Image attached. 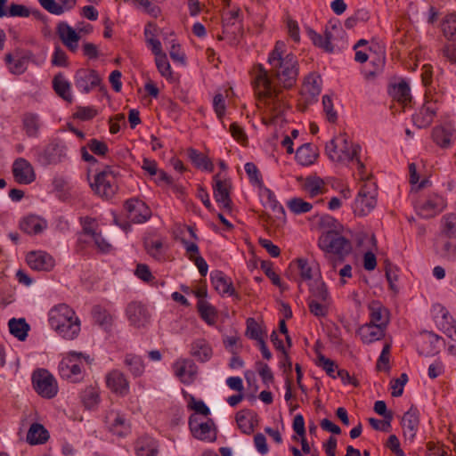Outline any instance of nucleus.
I'll use <instances>...</instances> for the list:
<instances>
[{"instance_id": "nucleus-39", "label": "nucleus", "mask_w": 456, "mask_h": 456, "mask_svg": "<svg viewBox=\"0 0 456 456\" xmlns=\"http://www.w3.org/2000/svg\"><path fill=\"white\" fill-rule=\"evenodd\" d=\"M197 309L200 318L208 325H214L216 322L217 312L210 303L204 299H200L197 303Z\"/></svg>"}, {"instance_id": "nucleus-26", "label": "nucleus", "mask_w": 456, "mask_h": 456, "mask_svg": "<svg viewBox=\"0 0 456 456\" xmlns=\"http://www.w3.org/2000/svg\"><path fill=\"white\" fill-rule=\"evenodd\" d=\"M370 310V324L377 325L382 329L387 328L389 322V312L379 301H373L369 305Z\"/></svg>"}, {"instance_id": "nucleus-9", "label": "nucleus", "mask_w": 456, "mask_h": 456, "mask_svg": "<svg viewBox=\"0 0 456 456\" xmlns=\"http://www.w3.org/2000/svg\"><path fill=\"white\" fill-rule=\"evenodd\" d=\"M377 204L376 191L370 190L368 184L363 185L358 192L354 200V213L360 216H367L370 213Z\"/></svg>"}, {"instance_id": "nucleus-3", "label": "nucleus", "mask_w": 456, "mask_h": 456, "mask_svg": "<svg viewBox=\"0 0 456 456\" xmlns=\"http://www.w3.org/2000/svg\"><path fill=\"white\" fill-rule=\"evenodd\" d=\"M360 149V146L352 143L346 134H340L333 138L325 147L326 152L331 160L349 162L356 159L359 169H362L364 165L358 159Z\"/></svg>"}, {"instance_id": "nucleus-20", "label": "nucleus", "mask_w": 456, "mask_h": 456, "mask_svg": "<svg viewBox=\"0 0 456 456\" xmlns=\"http://www.w3.org/2000/svg\"><path fill=\"white\" fill-rule=\"evenodd\" d=\"M175 374L183 384H191L197 375L198 368L191 359H179L174 365Z\"/></svg>"}, {"instance_id": "nucleus-57", "label": "nucleus", "mask_w": 456, "mask_h": 456, "mask_svg": "<svg viewBox=\"0 0 456 456\" xmlns=\"http://www.w3.org/2000/svg\"><path fill=\"white\" fill-rule=\"evenodd\" d=\"M261 269L265 274L272 281L273 284L278 287L281 286L280 276L273 270V264L270 261H262Z\"/></svg>"}, {"instance_id": "nucleus-11", "label": "nucleus", "mask_w": 456, "mask_h": 456, "mask_svg": "<svg viewBox=\"0 0 456 456\" xmlns=\"http://www.w3.org/2000/svg\"><path fill=\"white\" fill-rule=\"evenodd\" d=\"M124 208L128 219L141 224L147 221L151 215L149 207L138 198H131L124 202Z\"/></svg>"}, {"instance_id": "nucleus-7", "label": "nucleus", "mask_w": 456, "mask_h": 456, "mask_svg": "<svg viewBox=\"0 0 456 456\" xmlns=\"http://www.w3.org/2000/svg\"><path fill=\"white\" fill-rule=\"evenodd\" d=\"M32 383L35 390L45 398H53L58 393V385L54 377L45 369L34 371Z\"/></svg>"}, {"instance_id": "nucleus-5", "label": "nucleus", "mask_w": 456, "mask_h": 456, "mask_svg": "<svg viewBox=\"0 0 456 456\" xmlns=\"http://www.w3.org/2000/svg\"><path fill=\"white\" fill-rule=\"evenodd\" d=\"M86 356L83 353L69 352L60 362L58 371L63 379L72 383L83 380V368Z\"/></svg>"}, {"instance_id": "nucleus-54", "label": "nucleus", "mask_w": 456, "mask_h": 456, "mask_svg": "<svg viewBox=\"0 0 456 456\" xmlns=\"http://www.w3.org/2000/svg\"><path fill=\"white\" fill-rule=\"evenodd\" d=\"M318 365L321 366L330 377L333 379L337 377V375H335V370L338 366L336 365L335 362L326 358L322 354H318Z\"/></svg>"}, {"instance_id": "nucleus-51", "label": "nucleus", "mask_w": 456, "mask_h": 456, "mask_svg": "<svg viewBox=\"0 0 456 456\" xmlns=\"http://www.w3.org/2000/svg\"><path fill=\"white\" fill-rule=\"evenodd\" d=\"M155 62L157 69L162 77H170L172 76L170 63L166 53L156 56Z\"/></svg>"}, {"instance_id": "nucleus-36", "label": "nucleus", "mask_w": 456, "mask_h": 456, "mask_svg": "<svg viewBox=\"0 0 456 456\" xmlns=\"http://www.w3.org/2000/svg\"><path fill=\"white\" fill-rule=\"evenodd\" d=\"M53 87L58 96L69 102L72 101L70 84L64 77L62 73H58L54 76L53 79Z\"/></svg>"}, {"instance_id": "nucleus-56", "label": "nucleus", "mask_w": 456, "mask_h": 456, "mask_svg": "<svg viewBox=\"0 0 456 456\" xmlns=\"http://www.w3.org/2000/svg\"><path fill=\"white\" fill-rule=\"evenodd\" d=\"M392 419L393 414H388V416H387V419H384L383 420L370 418L368 421L373 429L387 432L389 430L391 427Z\"/></svg>"}, {"instance_id": "nucleus-42", "label": "nucleus", "mask_w": 456, "mask_h": 456, "mask_svg": "<svg viewBox=\"0 0 456 456\" xmlns=\"http://www.w3.org/2000/svg\"><path fill=\"white\" fill-rule=\"evenodd\" d=\"M125 365L134 377H140L143 374L145 365L141 356L134 354H126L124 360Z\"/></svg>"}, {"instance_id": "nucleus-45", "label": "nucleus", "mask_w": 456, "mask_h": 456, "mask_svg": "<svg viewBox=\"0 0 456 456\" xmlns=\"http://www.w3.org/2000/svg\"><path fill=\"white\" fill-rule=\"evenodd\" d=\"M304 189L311 197L322 194L324 191V182L316 176H309L305 179Z\"/></svg>"}, {"instance_id": "nucleus-60", "label": "nucleus", "mask_w": 456, "mask_h": 456, "mask_svg": "<svg viewBox=\"0 0 456 456\" xmlns=\"http://www.w3.org/2000/svg\"><path fill=\"white\" fill-rule=\"evenodd\" d=\"M296 262L300 272L301 279L310 281L313 278V273L312 267L309 265L308 261L304 258H297Z\"/></svg>"}, {"instance_id": "nucleus-37", "label": "nucleus", "mask_w": 456, "mask_h": 456, "mask_svg": "<svg viewBox=\"0 0 456 456\" xmlns=\"http://www.w3.org/2000/svg\"><path fill=\"white\" fill-rule=\"evenodd\" d=\"M322 79L320 76L310 74L305 79L302 93L309 95L310 100L315 99L322 91Z\"/></svg>"}, {"instance_id": "nucleus-44", "label": "nucleus", "mask_w": 456, "mask_h": 456, "mask_svg": "<svg viewBox=\"0 0 456 456\" xmlns=\"http://www.w3.org/2000/svg\"><path fill=\"white\" fill-rule=\"evenodd\" d=\"M308 299H316L323 303H329L330 295L326 284L323 281H318L312 284Z\"/></svg>"}, {"instance_id": "nucleus-64", "label": "nucleus", "mask_w": 456, "mask_h": 456, "mask_svg": "<svg viewBox=\"0 0 456 456\" xmlns=\"http://www.w3.org/2000/svg\"><path fill=\"white\" fill-rule=\"evenodd\" d=\"M441 256L449 261L456 260V244L446 241L443 246Z\"/></svg>"}, {"instance_id": "nucleus-61", "label": "nucleus", "mask_w": 456, "mask_h": 456, "mask_svg": "<svg viewBox=\"0 0 456 456\" xmlns=\"http://www.w3.org/2000/svg\"><path fill=\"white\" fill-rule=\"evenodd\" d=\"M245 171H246L251 183H253L255 184L262 183V178L259 174V170L254 163H252V162L246 163L245 164Z\"/></svg>"}, {"instance_id": "nucleus-58", "label": "nucleus", "mask_w": 456, "mask_h": 456, "mask_svg": "<svg viewBox=\"0 0 456 456\" xmlns=\"http://www.w3.org/2000/svg\"><path fill=\"white\" fill-rule=\"evenodd\" d=\"M444 233L449 238H456V215L450 214L444 217Z\"/></svg>"}, {"instance_id": "nucleus-19", "label": "nucleus", "mask_w": 456, "mask_h": 456, "mask_svg": "<svg viewBox=\"0 0 456 456\" xmlns=\"http://www.w3.org/2000/svg\"><path fill=\"white\" fill-rule=\"evenodd\" d=\"M126 312L130 323L136 328L145 327L150 322V314L140 302H131Z\"/></svg>"}, {"instance_id": "nucleus-55", "label": "nucleus", "mask_w": 456, "mask_h": 456, "mask_svg": "<svg viewBox=\"0 0 456 456\" xmlns=\"http://www.w3.org/2000/svg\"><path fill=\"white\" fill-rule=\"evenodd\" d=\"M408 381V376L406 373H402L400 378L393 379L391 381L392 396L398 397L403 395V387Z\"/></svg>"}, {"instance_id": "nucleus-18", "label": "nucleus", "mask_w": 456, "mask_h": 456, "mask_svg": "<svg viewBox=\"0 0 456 456\" xmlns=\"http://www.w3.org/2000/svg\"><path fill=\"white\" fill-rule=\"evenodd\" d=\"M56 34L61 43L71 52H75L78 47L81 38L80 35L67 22L60 21L56 25Z\"/></svg>"}, {"instance_id": "nucleus-47", "label": "nucleus", "mask_w": 456, "mask_h": 456, "mask_svg": "<svg viewBox=\"0 0 456 456\" xmlns=\"http://www.w3.org/2000/svg\"><path fill=\"white\" fill-rule=\"evenodd\" d=\"M442 29L445 37L449 40L456 39V15H447L442 24Z\"/></svg>"}, {"instance_id": "nucleus-14", "label": "nucleus", "mask_w": 456, "mask_h": 456, "mask_svg": "<svg viewBox=\"0 0 456 456\" xmlns=\"http://www.w3.org/2000/svg\"><path fill=\"white\" fill-rule=\"evenodd\" d=\"M431 136L433 142L440 148H450L456 138V127L451 123L436 126L432 129Z\"/></svg>"}, {"instance_id": "nucleus-30", "label": "nucleus", "mask_w": 456, "mask_h": 456, "mask_svg": "<svg viewBox=\"0 0 456 456\" xmlns=\"http://www.w3.org/2000/svg\"><path fill=\"white\" fill-rule=\"evenodd\" d=\"M385 329L377 325L366 323L358 329L357 333L363 343L370 344L382 339L385 337Z\"/></svg>"}, {"instance_id": "nucleus-23", "label": "nucleus", "mask_w": 456, "mask_h": 456, "mask_svg": "<svg viewBox=\"0 0 456 456\" xmlns=\"http://www.w3.org/2000/svg\"><path fill=\"white\" fill-rule=\"evenodd\" d=\"M19 227L28 235H37L46 229L47 222L38 216L28 215L20 221Z\"/></svg>"}, {"instance_id": "nucleus-43", "label": "nucleus", "mask_w": 456, "mask_h": 456, "mask_svg": "<svg viewBox=\"0 0 456 456\" xmlns=\"http://www.w3.org/2000/svg\"><path fill=\"white\" fill-rule=\"evenodd\" d=\"M390 94L403 105H406L411 100L410 86L405 81L395 85L390 91Z\"/></svg>"}, {"instance_id": "nucleus-50", "label": "nucleus", "mask_w": 456, "mask_h": 456, "mask_svg": "<svg viewBox=\"0 0 456 456\" xmlns=\"http://www.w3.org/2000/svg\"><path fill=\"white\" fill-rule=\"evenodd\" d=\"M308 35L314 45L322 48L328 53L333 52V45L331 42H329L328 39H324V37L311 28L308 29Z\"/></svg>"}, {"instance_id": "nucleus-34", "label": "nucleus", "mask_w": 456, "mask_h": 456, "mask_svg": "<svg viewBox=\"0 0 456 456\" xmlns=\"http://www.w3.org/2000/svg\"><path fill=\"white\" fill-rule=\"evenodd\" d=\"M191 354L198 361L205 362L212 357L213 351L208 341L199 338L191 343Z\"/></svg>"}, {"instance_id": "nucleus-41", "label": "nucleus", "mask_w": 456, "mask_h": 456, "mask_svg": "<svg viewBox=\"0 0 456 456\" xmlns=\"http://www.w3.org/2000/svg\"><path fill=\"white\" fill-rule=\"evenodd\" d=\"M188 158L193 163V165L209 172H212L214 169V165L212 161L204 154L199 152L195 149H189L187 151Z\"/></svg>"}, {"instance_id": "nucleus-24", "label": "nucleus", "mask_w": 456, "mask_h": 456, "mask_svg": "<svg viewBox=\"0 0 456 456\" xmlns=\"http://www.w3.org/2000/svg\"><path fill=\"white\" fill-rule=\"evenodd\" d=\"M106 383L115 393L125 395L129 392V382L125 374L118 370H113L107 375Z\"/></svg>"}, {"instance_id": "nucleus-4", "label": "nucleus", "mask_w": 456, "mask_h": 456, "mask_svg": "<svg viewBox=\"0 0 456 456\" xmlns=\"http://www.w3.org/2000/svg\"><path fill=\"white\" fill-rule=\"evenodd\" d=\"M318 247L324 252L338 256L343 261L353 249L351 241L336 231L322 233L318 240Z\"/></svg>"}, {"instance_id": "nucleus-49", "label": "nucleus", "mask_w": 456, "mask_h": 456, "mask_svg": "<svg viewBox=\"0 0 456 456\" xmlns=\"http://www.w3.org/2000/svg\"><path fill=\"white\" fill-rule=\"evenodd\" d=\"M444 322L441 323L444 332L456 342V322L449 316V313L443 314Z\"/></svg>"}, {"instance_id": "nucleus-15", "label": "nucleus", "mask_w": 456, "mask_h": 456, "mask_svg": "<svg viewBox=\"0 0 456 456\" xmlns=\"http://www.w3.org/2000/svg\"><path fill=\"white\" fill-rule=\"evenodd\" d=\"M32 57L33 54L29 51H16L13 54L7 53L4 60L12 74L20 75L27 70Z\"/></svg>"}, {"instance_id": "nucleus-33", "label": "nucleus", "mask_w": 456, "mask_h": 456, "mask_svg": "<svg viewBox=\"0 0 456 456\" xmlns=\"http://www.w3.org/2000/svg\"><path fill=\"white\" fill-rule=\"evenodd\" d=\"M49 437L47 429L42 424L36 422L28 428L26 440L29 444L36 445L46 443Z\"/></svg>"}, {"instance_id": "nucleus-35", "label": "nucleus", "mask_w": 456, "mask_h": 456, "mask_svg": "<svg viewBox=\"0 0 456 456\" xmlns=\"http://www.w3.org/2000/svg\"><path fill=\"white\" fill-rule=\"evenodd\" d=\"M22 126L28 137L37 138L42 126L40 117L32 112H27L22 117Z\"/></svg>"}, {"instance_id": "nucleus-1", "label": "nucleus", "mask_w": 456, "mask_h": 456, "mask_svg": "<svg viewBox=\"0 0 456 456\" xmlns=\"http://www.w3.org/2000/svg\"><path fill=\"white\" fill-rule=\"evenodd\" d=\"M268 69L257 64L253 69V85L257 96L258 108L264 109L265 124H273L282 115L286 102L282 90L291 89L297 83L299 64L292 53L286 51V45L277 41L267 59Z\"/></svg>"}, {"instance_id": "nucleus-46", "label": "nucleus", "mask_w": 456, "mask_h": 456, "mask_svg": "<svg viewBox=\"0 0 456 456\" xmlns=\"http://www.w3.org/2000/svg\"><path fill=\"white\" fill-rule=\"evenodd\" d=\"M288 208L295 215L311 211L313 205L301 198H292L287 202Z\"/></svg>"}, {"instance_id": "nucleus-2", "label": "nucleus", "mask_w": 456, "mask_h": 456, "mask_svg": "<svg viewBox=\"0 0 456 456\" xmlns=\"http://www.w3.org/2000/svg\"><path fill=\"white\" fill-rule=\"evenodd\" d=\"M49 323L65 339H74L80 332V321L66 304H60L50 310Z\"/></svg>"}, {"instance_id": "nucleus-29", "label": "nucleus", "mask_w": 456, "mask_h": 456, "mask_svg": "<svg viewBox=\"0 0 456 456\" xmlns=\"http://www.w3.org/2000/svg\"><path fill=\"white\" fill-rule=\"evenodd\" d=\"M236 422L239 428L247 435L254 431L255 426L257 424V414L251 410H241L236 414Z\"/></svg>"}, {"instance_id": "nucleus-53", "label": "nucleus", "mask_w": 456, "mask_h": 456, "mask_svg": "<svg viewBox=\"0 0 456 456\" xmlns=\"http://www.w3.org/2000/svg\"><path fill=\"white\" fill-rule=\"evenodd\" d=\"M87 147L94 154L99 157H104L109 152V147L106 142L94 138L87 142Z\"/></svg>"}, {"instance_id": "nucleus-63", "label": "nucleus", "mask_w": 456, "mask_h": 456, "mask_svg": "<svg viewBox=\"0 0 456 456\" xmlns=\"http://www.w3.org/2000/svg\"><path fill=\"white\" fill-rule=\"evenodd\" d=\"M162 246L163 244L161 240H151L145 243L147 252L156 259H160L162 257Z\"/></svg>"}, {"instance_id": "nucleus-27", "label": "nucleus", "mask_w": 456, "mask_h": 456, "mask_svg": "<svg viewBox=\"0 0 456 456\" xmlns=\"http://www.w3.org/2000/svg\"><path fill=\"white\" fill-rule=\"evenodd\" d=\"M419 424V419L418 410L417 408L411 406L410 410L403 414L402 419V426L404 436L412 440L415 437Z\"/></svg>"}, {"instance_id": "nucleus-62", "label": "nucleus", "mask_w": 456, "mask_h": 456, "mask_svg": "<svg viewBox=\"0 0 456 456\" xmlns=\"http://www.w3.org/2000/svg\"><path fill=\"white\" fill-rule=\"evenodd\" d=\"M38 2L45 10L52 14L61 15L63 13V8L55 0H38Z\"/></svg>"}, {"instance_id": "nucleus-31", "label": "nucleus", "mask_w": 456, "mask_h": 456, "mask_svg": "<svg viewBox=\"0 0 456 456\" xmlns=\"http://www.w3.org/2000/svg\"><path fill=\"white\" fill-rule=\"evenodd\" d=\"M444 208L443 199L433 196L419 206V213L424 218H430L441 212Z\"/></svg>"}, {"instance_id": "nucleus-10", "label": "nucleus", "mask_w": 456, "mask_h": 456, "mask_svg": "<svg viewBox=\"0 0 456 456\" xmlns=\"http://www.w3.org/2000/svg\"><path fill=\"white\" fill-rule=\"evenodd\" d=\"M87 244L96 248L101 253H109L112 250L110 240L104 237L98 223L94 219L87 217Z\"/></svg>"}, {"instance_id": "nucleus-52", "label": "nucleus", "mask_w": 456, "mask_h": 456, "mask_svg": "<svg viewBox=\"0 0 456 456\" xmlns=\"http://www.w3.org/2000/svg\"><path fill=\"white\" fill-rule=\"evenodd\" d=\"M329 303H323L322 301L316 299H308V307L310 312L317 316L323 317L328 314V305Z\"/></svg>"}, {"instance_id": "nucleus-25", "label": "nucleus", "mask_w": 456, "mask_h": 456, "mask_svg": "<svg viewBox=\"0 0 456 456\" xmlns=\"http://www.w3.org/2000/svg\"><path fill=\"white\" fill-rule=\"evenodd\" d=\"M436 112V103L434 102H426L419 111L413 116V121L419 127H428L433 122Z\"/></svg>"}, {"instance_id": "nucleus-17", "label": "nucleus", "mask_w": 456, "mask_h": 456, "mask_svg": "<svg viewBox=\"0 0 456 456\" xmlns=\"http://www.w3.org/2000/svg\"><path fill=\"white\" fill-rule=\"evenodd\" d=\"M105 423L109 430L119 437L130 433L131 426L125 416L119 412L110 411L105 417Z\"/></svg>"}, {"instance_id": "nucleus-28", "label": "nucleus", "mask_w": 456, "mask_h": 456, "mask_svg": "<svg viewBox=\"0 0 456 456\" xmlns=\"http://www.w3.org/2000/svg\"><path fill=\"white\" fill-rule=\"evenodd\" d=\"M91 316L94 324L100 326L105 331L110 330L114 318L106 308L99 305H94L91 310Z\"/></svg>"}, {"instance_id": "nucleus-40", "label": "nucleus", "mask_w": 456, "mask_h": 456, "mask_svg": "<svg viewBox=\"0 0 456 456\" xmlns=\"http://www.w3.org/2000/svg\"><path fill=\"white\" fill-rule=\"evenodd\" d=\"M317 154L311 143L301 145L296 151V159L302 166H309L314 162Z\"/></svg>"}, {"instance_id": "nucleus-48", "label": "nucleus", "mask_w": 456, "mask_h": 456, "mask_svg": "<svg viewBox=\"0 0 456 456\" xmlns=\"http://www.w3.org/2000/svg\"><path fill=\"white\" fill-rule=\"evenodd\" d=\"M246 323V336L251 339L256 340L257 342L264 339L263 331L254 318H248Z\"/></svg>"}, {"instance_id": "nucleus-21", "label": "nucleus", "mask_w": 456, "mask_h": 456, "mask_svg": "<svg viewBox=\"0 0 456 456\" xmlns=\"http://www.w3.org/2000/svg\"><path fill=\"white\" fill-rule=\"evenodd\" d=\"M13 176L19 183L29 184L36 179L32 165L25 159H16L12 165Z\"/></svg>"}, {"instance_id": "nucleus-38", "label": "nucleus", "mask_w": 456, "mask_h": 456, "mask_svg": "<svg viewBox=\"0 0 456 456\" xmlns=\"http://www.w3.org/2000/svg\"><path fill=\"white\" fill-rule=\"evenodd\" d=\"M9 330L12 335L20 341H24L28 337V332L30 330L29 325L24 318H12L9 322Z\"/></svg>"}, {"instance_id": "nucleus-6", "label": "nucleus", "mask_w": 456, "mask_h": 456, "mask_svg": "<svg viewBox=\"0 0 456 456\" xmlns=\"http://www.w3.org/2000/svg\"><path fill=\"white\" fill-rule=\"evenodd\" d=\"M90 187L97 196L105 200L111 199L118 188L115 175L108 170L97 174Z\"/></svg>"}, {"instance_id": "nucleus-22", "label": "nucleus", "mask_w": 456, "mask_h": 456, "mask_svg": "<svg viewBox=\"0 0 456 456\" xmlns=\"http://www.w3.org/2000/svg\"><path fill=\"white\" fill-rule=\"evenodd\" d=\"M211 281L216 290L221 295H228L240 299L239 294L235 292L232 282L222 271H214L211 273Z\"/></svg>"}, {"instance_id": "nucleus-12", "label": "nucleus", "mask_w": 456, "mask_h": 456, "mask_svg": "<svg viewBox=\"0 0 456 456\" xmlns=\"http://www.w3.org/2000/svg\"><path fill=\"white\" fill-rule=\"evenodd\" d=\"M65 156V146L59 142H52L38 153L37 161L43 166L55 165Z\"/></svg>"}, {"instance_id": "nucleus-59", "label": "nucleus", "mask_w": 456, "mask_h": 456, "mask_svg": "<svg viewBox=\"0 0 456 456\" xmlns=\"http://www.w3.org/2000/svg\"><path fill=\"white\" fill-rule=\"evenodd\" d=\"M322 105L327 119L331 123H335L338 119V114L333 109L332 100L329 95L322 97Z\"/></svg>"}, {"instance_id": "nucleus-13", "label": "nucleus", "mask_w": 456, "mask_h": 456, "mask_svg": "<svg viewBox=\"0 0 456 456\" xmlns=\"http://www.w3.org/2000/svg\"><path fill=\"white\" fill-rule=\"evenodd\" d=\"M28 265L35 270L41 272H50L55 265L53 257L45 251H30L26 256Z\"/></svg>"}, {"instance_id": "nucleus-16", "label": "nucleus", "mask_w": 456, "mask_h": 456, "mask_svg": "<svg viewBox=\"0 0 456 456\" xmlns=\"http://www.w3.org/2000/svg\"><path fill=\"white\" fill-rule=\"evenodd\" d=\"M213 194L216 201L228 211L232 210V200L230 198L231 183L227 180H221L219 175L213 178Z\"/></svg>"}, {"instance_id": "nucleus-32", "label": "nucleus", "mask_w": 456, "mask_h": 456, "mask_svg": "<svg viewBox=\"0 0 456 456\" xmlns=\"http://www.w3.org/2000/svg\"><path fill=\"white\" fill-rule=\"evenodd\" d=\"M135 452L137 456H157L158 442L151 436H143L136 441Z\"/></svg>"}, {"instance_id": "nucleus-8", "label": "nucleus", "mask_w": 456, "mask_h": 456, "mask_svg": "<svg viewBox=\"0 0 456 456\" xmlns=\"http://www.w3.org/2000/svg\"><path fill=\"white\" fill-rule=\"evenodd\" d=\"M189 428L194 438L213 443L217 437V428L213 419H208L206 422H199L198 419L191 415L189 419Z\"/></svg>"}]
</instances>
